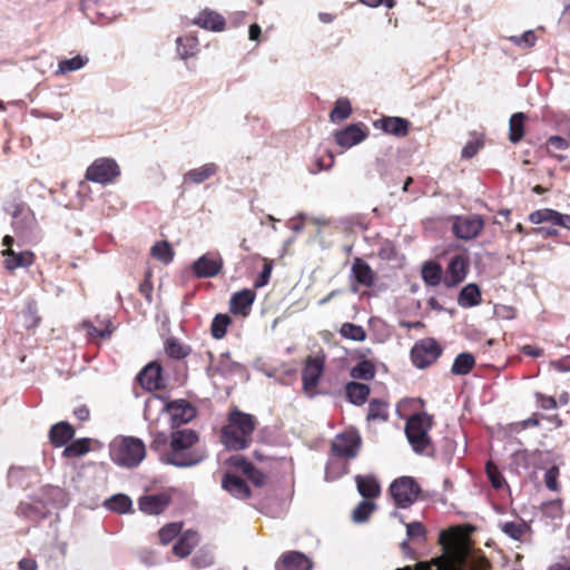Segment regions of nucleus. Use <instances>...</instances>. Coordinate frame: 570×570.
Returning a JSON list of instances; mask_svg holds the SVG:
<instances>
[{
  "label": "nucleus",
  "mask_w": 570,
  "mask_h": 570,
  "mask_svg": "<svg viewBox=\"0 0 570 570\" xmlns=\"http://www.w3.org/2000/svg\"><path fill=\"white\" fill-rule=\"evenodd\" d=\"M198 439V433L193 429L174 430L170 434L169 451L161 454V463L176 468L197 465L206 456L204 451L191 450Z\"/></svg>",
  "instance_id": "nucleus-1"
},
{
  "label": "nucleus",
  "mask_w": 570,
  "mask_h": 570,
  "mask_svg": "<svg viewBox=\"0 0 570 570\" xmlns=\"http://www.w3.org/2000/svg\"><path fill=\"white\" fill-rule=\"evenodd\" d=\"M2 210L11 216V227L19 239L27 244L39 240L35 213L19 191H13L3 199Z\"/></svg>",
  "instance_id": "nucleus-2"
},
{
  "label": "nucleus",
  "mask_w": 570,
  "mask_h": 570,
  "mask_svg": "<svg viewBox=\"0 0 570 570\" xmlns=\"http://www.w3.org/2000/svg\"><path fill=\"white\" fill-rule=\"evenodd\" d=\"M256 428L255 416L238 409L229 412L228 424L222 429V442L228 450L247 449Z\"/></svg>",
  "instance_id": "nucleus-3"
},
{
  "label": "nucleus",
  "mask_w": 570,
  "mask_h": 570,
  "mask_svg": "<svg viewBox=\"0 0 570 570\" xmlns=\"http://www.w3.org/2000/svg\"><path fill=\"white\" fill-rule=\"evenodd\" d=\"M111 461L126 469L137 468L146 456L144 441L136 436H119L109 444Z\"/></svg>",
  "instance_id": "nucleus-4"
},
{
  "label": "nucleus",
  "mask_w": 570,
  "mask_h": 570,
  "mask_svg": "<svg viewBox=\"0 0 570 570\" xmlns=\"http://www.w3.org/2000/svg\"><path fill=\"white\" fill-rule=\"evenodd\" d=\"M432 424V416L426 412L414 413L406 420L405 436L416 454H428V450L432 449V440L429 435Z\"/></svg>",
  "instance_id": "nucleus-5"
},
{
  "label": "nucleus",
  "mask_w": 570,
  "mask_h": 570,
  "mask_svg": "<svg viewBox=\"0 0 570 570\" xmlns=\"http://www.w3.org/2000/svg\"><path fill=\"white\" fill-rule=\"evenodd\" d=\"M421 491L419 483L412 476H400L389 488L395 505L400 509L410 508L417 500Z\"/></svg>",
  "instance_id": "nucleus-6"
},
{
  "label": "nucleus",
  "mask_w": 570,
  "mask_h": 570,
  "mask_svg": "<svg viewBox=\"0 0 570 570\" xmlns=\"http://www.w3.org/2000/svg\"><path fill=\"white\" fill-rule=\"evenodd\" d=\"M450 220L453 235L462 240L476 238L484 228V219L479 214L454 215Z\"/></svg>",
  "instance_id": "nucleus-7"
},
{
  "label": "nucleus",
  "mask_w": 570,
  "mask_h": 570,
  "mask_svg": "<svg viewBox=\"0 0 570 570\" xmlns=\"http://www.w3.org/2000/svg\"><path fill=\"white\" fill-rule=\"evenodd\" d=\"M120 176V167L114 158L101 157L96 159L86 170L89 181L108 185Z\"/></svg>",
  "instance_id": "nucleus-8"
},
{
  "label": "nucleus",
  "mask_w": 570,
  "mask_h": 570,
  "mask_svg": "<svg viewBox=\"0 0 570 570\" xmlns=\"http://www.w3.org/2000/svg\"><path fill=\"white\" fill-rule=\"evenodd\" d=\"M443 348L435 338L428 337L415 343L411 350V360L415 367L425 368L433 364L441 355Z\"/></svg>",
  "instance_id": "nucleus-9"
},
{
  "label": "nucleus",
  "mask_w": 570,
  "mask_h": 570,
  "mask_svg": "<svg viewBox=\"0 0 570 570\" xmlns=\"http://www.w3.org/2000/svg\"><path fill=\"white\" fill-rule=\"evenodd\" d=\"M362 444V439L356 430L344 431L334 438L331 450L333 455L345 459L356 458Z\"/></svg>",
  "instance_id": "nucleus-10"
},
{
  "label": "nucleus",
  "mask_w": 570,
  "mask_h": 570,
  "mask_svg": "<svg viewBox=\"0 0 570 570\" xmlns=\"http://www.w3.org/2000/svg\"><path fill=\"white\" fill-rule=\"evenodd\" d=\"M161 412L169 415L170 426L174 430L189 423L197 414L196 407L184 399L165 402Z\"/></svg>",
  "instance_id": "nucleus-11"
},
{
  "label": "nucleus",
  "mask_w": 570,
  "mask_h": 570,
  "mask_svg": "<svg viewBox=\"0 0 570 570\" xmlns=\"http://www.w3.org/2000/svg\"><path fill=\"white\" fill-rule=\"evenodd\" d=\"M136 379L147 391H159L167 386V376L158 361H151L145 365Z\"/></svg>",
  "instance_id": "nucleus-12"
},
{
  "label": "nucleus",
  "mask_w": 570,
  "mask_h": 570,
  "mask_svg": "<svg viewBox=\"0 0 570 570\" xmlns=\"http://www.w3.org/2000/svg\"><path fill=\"white\" fill-rule=\"evenodd\" d=\"M368 136L367 128L358 122V124H350L342 129L334 131L335 142L345 149L352 148L361 144Z\"/></svg>",
  "instance_id": "nucleus-13"
},
{
  "label": "nucleus",
  "mask_w": 570,
  "mask_h": 570,
  "mask_svg": "<svg viewBox=\"0 0 570 570\" xmlns=\"http://www.w3.org/2000/svg\"><path fill=\"white\" fill-rule=\"evenodd\" d=\"M223 258L207 253L198 257L191 264V271L197 278H212L218 275L223 268Z\"/></svg>",
  "instance_id": "nucleus-14"
},
{
  "label": "nucleus",
  "mask_w": 570,
  "mask_h": 570,
  "mask_svg": "<svg viewBox=\"0 0 570 570\" xmlns=\"http://www.w3.org/2000/svg\"><path fill=\"white\" fill-rule=\"evenodd\" d=\"M469 271V258L463 255H454L446 267L445 276L443 278V284L448 288L455 287L460 283H462Z\"/></svg>",
  "instance_id": "nucleus-15"
},
{
  "label": "nucleus",
  "mask_w": 570,
  "mask_h": 570,
  "mask_svg": "<svg viewBox=\"0 0 570 570\" xmlns=\"http://www.w3.org/2000/svg\"><path fill=\"white\" fill-rule=\"evenodd\" d=\"M325 366L324 356H308L302 370L304 391L308 392L318 385Z\"/></svg>",
  "instance_id": "nucleus-16"
},
{
  "label": "nucleus",
  "mask_w": 570,
  "mask_h": 570,
  "mask_svg": "<svg viewBox=\"0 0 570 570\" xmlns=\"http://www.w3.org/2000/svg\"><path fill=\"white\" fill-rule=\"evenodd\" d=\"M312 560L301 551L284 552L275 562V570H312Z\"/></svg>",
  "instance_id": "nucleus-17"
},
{
  "label": "nucleus",
  "mask_w": 570,
  "mask_h": 570,
  "mask_svg": "<svg viewBox=\"0 0 570 570\" xmlns=\"http://www.w3.org/2000/svg\"><path fill=\"white\" fill-rule=\"evenodd\" d=\"M170 502V495L165 492L145 494L138 499V508L146 514L158 515L167 509Z\"/></svg>",
  "instance_id": "nucleus-18"
},
{
  "label": "nucleus",
  "mask_w": 570,
  "mask_h": 570,
  "mask_svg": "<svg viewBox=\"0 0 570 570\" xmlns=\"http://www.w3.org/2000/svg\"><path fill=\"white\" fill-rule=\"evenodd\" d=\"M226 464L240 470L255 487H262L265 482L264 473L242 454L230 455Z\"/></svg>",
  "instance_id": "nucleus-19"
},
{
  "label": "nucleus",
  "mask_w": 570,
  "mask_h": 570,
  "mask_svg": "<svg viewBox=\"0 0 570 570\" xmlns=\"http://www.w3.org/2000/svg\"><path fill=\"white\" fill-rule=\"evenodd\" d=\"M529 220L535 225L550 223L553 227L559 226L570 230V215L559 213L551 208H542L532 212L529 215Z\"/></svg>",
  "instance_id": "nucleus-20"
},
{
  "label": "nucleus",
  "mask_w": 570,
  "mask_h": 570,
  "mask_svg": "<svg viewBox=\"0 0 570 570\" xmlns=\"http://www.w3.org/2000/svg\"><path fill=\"white\" fill-rule=\"evenodd\" d=\"M255 297L256 293L249 288L235 292L229 299V312L239 316L249 315Z\"/></svg>",
  "instance_id": "nucleus-21"
},
{
  "label": "nucleus",
  "mask_w": 570,
  "mask_h": 570,
  "mask_svg": "<svg viewBox=\"0 0 570 570\" xmlns=\"http://www.w3.org/2000/svg\"><path fill=\"white\" fill-rule=\"evenodd\" d=\"M411 122L402 117L384 116L374 121V127L382 129L389 135L397 138L405 137L409 134Z\"/></svg>",
  "instance_id": "nucleus-22"
},
{
  "label": "nucleus",
  "mask_w": 570,
  "mask_h": 570,
  "mask_svg": "<svg viewBox=\"0 0 570 570\" xmlns=\"http://www.w3.org/2000/svg\"><path fill=\"white\" fill-rule=\"evenodd\" d=\"M193 24H196L205 30L218 32L225 29L226 21L225 18L216 11L204 9L193 20Z\"/></svg>",
  "instance_id": "nucleus-23"
},
{
  "label": "nucleus",
  "mask_w": 570,
  "mask_h": 570,
  "mask_svg": "<svg viewBox=\"0 0 570 570\" xmlns=\"http://www.w3.org/2000/svg\"><path fill=\"white\" fill-rule=\"evenodd\" d=\"M222 488L237 499L250 497V489L246 481L233 473H225L222 480Z\"/></svg>",
  "instance_id": "nucleus-24"
},
{
  "label": "nucleus",
  "mask_w": 570,
  "mask_h": 570,
  "mask_svg": "<svg viewBox=\"0 0 570 570\" xmlns=\"http://www.w3.org/2000/svg\"><path fill=\"white\" fill-rule=\"evenodd\" d=\"M73 436L75 429L67 421L58 422L49 430V440L55 448L65 446Z\"/></svg>",
  "instance_id": "nucleus-25"
},
{
  "label": "nucleus",
  "mask_w": 570,
  "mask_h": 570,
  "mask_svg": "<svg viewBox=\"0 0 570 570\" xmlns=\"http://www.w3.org/2000/svg\"><path fill=\"white\" fill-rule=\"evenodd\" d=\"M217 171L218 166L215 163H207L198 168H194L185 173L183 176V184L199 185L213 177Z\"/></svg>",
  "instance_id": "nucleus-26"
},
{
  "label": "nucleus",
  "mask_w": 570,
  "mask_h": 570,
  "mask_svg": "<svg viewBox=\"0 0 570 570\" xmlns=\"http://www.w3.org/2000/svg\"><path fill=\"white\" fill-rule=\"evenodd\" d=\"M2 255L6 257L4 267L9 271L29 267L33 263V254L30 250L14 252L13 249H3Z\"/></svg>",
  "instance_id": "nucleus-27"
},
{
  "label": "nucleus",
  "mask_w": 570,
  "mask_h": 570,
  "mask_svg": "<svg viewBox=\"0 0 570 570\" xmlns=\"http://www.w3.org/2000/svg\"><path fill=\"white\" fill-rule=\"evenodd\" d=\"M344 390L347 401L356 406L363 405L367 401L371 392L367 384L356 381L347 382Z\"/></svg>",
  "instance_id": "nucleus-28"
},
{
  "label": "nucleus",
  "mask_w": 570,
  "mask_h": 570,
  "mask_svg": "<svg viewBox=\"0 0 570 570\" xmlns=\"http://www.w3.org/2000/svg\"><path fill=\"white\" fill-rule=\"evenodd\" d=\"M482 301L481 289L478 284L469 283L461 288L458 295V304L462 308L478 306Z\"/></svg>",
  "instance_id": "nucleus-29"
},
{
  "label": "nucleus",
  "mask_w": 570,
  "mask_h": 570,
  "mask_svg": "<svg viewBox=\"0 0 570 570\" xmlns=\"http://www.w3.org/2000/svg\"><path fill=\"white\" fill-rule=\"evenodd\" d=\"M198 543V533L193 530L185 531L173 546V552L179 558H186L190 554L194 547Z\"/></svg>",
  "instance_id": "nucleus-30"
},
{
  "label": "nucleus",
  "mask_w": 570,
  "mask_h": 570,
  "mask_svg": "<svg viewBox=\"0 0 570 570\" xmlns=\"http://www.w3.org/2000/svg\"><path fill=\"white\" fill-rule=\"evenodd\" d=\"M355 482L358 493L364 500L373 499L380 495L381 485L373 475H356Z\"/></svg>",
  "instance_id": "nucleus-31"
},
{
  "label": "nucleus",
  "mask_w": 570,
  "mask_h": 570,
  "mask_svg": "<svg viewBox=\"0 0 570 570\" xmlns=\"http://www.w3.org/2000/svg\"><path fill=\"white\" fill-rule=\"evenodd\" d=\"M351 273L355 282L362 286L368 287L374 283V272L362 258H355Z\"/></svg>",
  "instance_id": "nucleus-32"
},
{
  "label": "nucleus",
  "mask_w": 570,
  "mask_h": 570,
  "mask_svg": "<svg viewBox=\"0 0 570 570\" xmlns=\"http://www.w3.org/2000/svg\"><path fill=\"white\" fill-rule=\"evenodd\" d=\"M104 507L111 512L126 514L132 511V501L129 495L117 493L106 499Z\"/></svg>",
  "instance_id": "nucleus-33"
},
{
  "label": "nucleus",
  "mask_w": 570,
  "mask_h": 570,
  "mask_svg": "<svg viewBox=\"0 0 570 570\" xmlns=\"http://www.w3.org/2000/svg\"><path fill=\"white\" fill-rule=\"evenodd\" d=\"M527 115L522 111L514 112L509 120V140L512 144L520 142L524 137Z\"/></svg>",
  "instance_id": "nucleus-34"
},
{
  "label": "nucleus",
  "mask_w": 570,
  "mask_h": 570,
  "mask_svg": "<svg viewBox=\"0 0 570 570\" xmlns=\"http://www.w3.org/2000/svg\"><path fill=\"white\" fill-rule=\"evenodd\" d=\"M176 47L179 58L186 60L197 55L198 39L194 36L178 37L176 39Z\"/></svg>",
  "instance_id": "nucleus-35"
},
{
  "label": "nucleus",
  "mask_w": 570,
  "mask_h": 570,
  "mask_svg": "<svg viewBox=\"0 0 570 570\" xmlns=\"http://www.w3.org/2000/svg\"><path fill=\"white\" fill-rule=\"evenodd\" d=\"M91 439L81 438L71 440L65 445L62 456L65 458H80L90 451Z\"/></svg>",
  "instance_id": "nucleus-36"
},
{
  "label": "nucleus",
  "mask_w": 570,
  "mask_h": 570,
  "mask_svg": "<svg viewBox=\"0 0 570 570\" xmlns=\"http://www.w3.org/2000/svg\"><path fill=\"white\" fill-rule=\"evenodd\" d=\"M422 278L429 286H438L442 281V267L439 263L429 261L422 266Z\"/></svg>",
  "instance_id": "nucleus-37"
},
{
  "label": "nucleus",
  "mask_w": 570,
  "mask_h": 570,
  "mask_svg": "<svg viewBox=\"0 0 570 570\" xmlns=\"http://www.w3.org/2000/svg\"><path fill=\"white\" fill-rule=\"evenodd\" d=\"M164 348L168 357L178 361L185 358L191 352V347L189 345L183 344L176 337H168L165 341Z\"/></svg>",
  "instance_id": "nucleus-38"
},
{
  "label": "nucleus",
  "mask_w": 570,
  "mask_h": 570,
  "mask_svg": "<svg viewBox=\"0 0 570 570\" xmlns=\"http://www.w3.org/2000/svg\"><path fill=\"white\" fill-rule=\"evenodd\" d=\"M475 365V357L472 353L463 352L456 355L451 367L454 375H466Z\"/></svg>",
  "instance_id": "nucleus-39"
},
{
  "label": "nucleus",
  "mask_w": 570,
  "mask_h": 570,
  "mask_svg": "<svg viewBox=\"0 0 570 570\" xmlns=\"http://www.w3.org/2000/svg\"><path fill=\"white\" fill-rule=\"evenodd\" d=\"M389 419V403L382 399H372L368 403L367 421L385 422Z\"/></svg>",
  "instance_id": "nucleus-40"
},
{
  "label": "nucleus",
  "mask_w": 570,
  "mask_h": 570,
  "mask_svg": "<svg viewBox=\"0 0 570 570\" xmlns=\"http://www.w3.org/2000/svg\"><path fill=\"white\" fill-rule=\"evenodd\" d=\"M244 370V366L232 360L229 352L220 354L216 371L224 377L230 376Z\"/></svg>",
  "instance_id": "nucleus-41"
},
{
  "label": "nucleus",
  "mask_w": 570,
  "mask_h": 570,
  "mask_svg": "<svg viewBox=\"0 0 570 570\" xmlns=\"http://www.w3.org/2000/svg\"><path fill=\"white\" fill-rule=\"evenodd\" d=\"M375 366L371 361L360 360L356 365H354L350 375L356 380L371 381L375 376Z\"/></svg>",
  "instance_id": "nucleus-42"
},
{
  "label": "nucleus",
  "mask_w": 570,
  "mask_h": 570,
  "mask_svg": "<svg viewBox=\"0 0 570 570\" xmlns=\"http://www.w3.org/2000/svg\"><path fill=\"white\" fill-rule=\"evenodd\" d=\"M232 324V317L226 313H218L214 316L210 324V334L215 340H222Z\"/></svg>",
  "instance_id": "nucleus-43"
},
{
  "label": "nucleus",
  "mask_w": 570,
  "mask_h": 570,
  "mask_svg": "<svg viewBox=\"0 0 570 570\" xmlns=\"http://www.w3.org/2000/svg\"><path fill=\"white\" fill-rule=\"evenodd\" d=\"M352 114L351 101L347 98H338L334 105V108L330 112V119L332 122H341L347 119Z\"/></svg>",
  "instance_id": "nucleus-44"
},
{
  "label": "nucleus",
  "mask_w": 570,
  "mask_h": 570,
  "mask_svg": "<svg viewBox=\"0 0 570 570\" xmlns=\"http://www.w3.org/2000/svg\"><path fill=\"white\" fill-rule=\"evenodd\" d=\"M102 323L105 324V326L102 328H99V327L95 326L91 322L83 321L82 327L87 330V334L90 337H99V338L106 340L111 336L112 332L115 331V326L109 318L102 321L101 324Z\"/></svg>",
  "instance_id": "nucleus-45"
},
{
  "label": "nucleus",
  "mask_w": 570,
  "mask_h": 570,
  "mask_svg": "<svg viewBox=\"0 0 570 570\" xmlns=\"http://www.w3.org/2000/svg\"><path fill=\"white\" fill-rule=\"evenodd\" d=\"M89 59L86 56L77 55L69 59H62L58 63L57 73H68L77 71L83 68L88 63Z\"/></svg>",
  "instance_id": "nucleus-46"
},
{
  "label": "nucleus",
  "mask_w": 570,
  "mask_h": 570,
  "mask_svg": "<svg viewBox=\"0 0 570 570\" xmlns=\"http://www.w3.org/2000/svg\"><path fill=\"white\" fill-rule=\"evenodd\" d=\"M501 530L504 534H507L512 540H521L524 533L530 530V525L522 522L508 521L501 524Z\"/></svg>",
  "instance_id": "nucleus-47"
},
{
  "label": "nucleus",
  "mask_w": 570,
  "mask_h": 570,
  "mask_svg": "<svg viewBox=\"0 0 570 570\" xmlns=\"http://www.w3.org/2000/svg\"><path fill=\"white\" fill-rule=\"evenodd\" d=\"M151 255L164 264H168L174 259L175 253L167 240H161L151 247Z\"/></svg>",
  "instance_id": "nucleus-48"
},
{
  "label": "nucleus",
  "mask_w": 570,
  "mask_h": 570,
  "mask_svg": "<svg viewBox=\"0 0 570 570\" xmlns=\"http://www.w3.org/2000/svg\"><path fill=\"white\" fill-rule=\"evenodd\" d=\"M340 334L347 340H352L355 342H363L366 338L365 330L357 324L354 323H344L340 328Z\"/></svg>",
  "instance_id": "nucleus-49"
},
{
  "label": "nucleus",
  "mask_w": 570,
  "mask_h": 570,
  "mask_svg": "<svg viewBox=\"0 0 570 570\" xmlns=\"http://www.w3.org/2000/svg\"><path fill=\"white\" fill-rule=\"evenodd\" d=\"M215 557L210 549L200 548L198 549L191 559V564L196 569L208 568L214 564Z\"/></svg>",
  "instance_id": "nucleus-50"
},
{
  "label": "nucleus",
  "mask_w": 570,
  "mask_h": 570,
  "mask_svg": "<svg viewBox=\"0 0 570 570\" xmlns=\"http://www.w3.org/2000/svg\"><path fill=\"white\" fill-rule=\"evenodd\" d=\"M376 505L373 501L363 500L361 501L356 508L353 510L352 517L353 521L356 523H362L368 520L371 513L375 510Z\"/></svg>",
  "instance_id": "nucleus-51"
},
{
  "label": "nucleus",
  "mask_w": 570,
  "mask_h": 570,
  "mask_svg": "<svg viewBox=\"0 0 570 570\" xmlns=\"http://www.w3.org/2000/svg\"><path fill=\"white\" fill-rule=\"evenodd\" d=\"M183 528L180 522H170L160 528L158 531L159 540L161 544L170 543L175 538L178 537Z\"/></svg>",
  "instance_id": "nucleus-52"
},
{
  "label": "nucleus",
  "mask_w": 570,
  "mask_h": 570,
  "mask_svg": "<svg viewBox=\"0 0 570 570\" xmlns=\"http://www.w3.org/2000/svg\"><path fill=\"white\" fill-rule=\"evenodd\" d=\"M541 511L543 517L554 521L562 518V501L560 499L550 500L542 503Z\"/></svg>",
  "instance_id": "nucleus-53"
},
{
  "label": "nucleus",
  "mask_w": 570,
  "mask_h": 570,
  "mask_svg": "<svg viewBox=\"0 0 570 570\" xmlns=\"http://www.w3.org/2000/svg\"><path fill=\"white\" fill-rule=\"evenodd\" d=\"M168 436L165 432H156L153 434V440L150 442V450L155 451L159 455V461L161 462V454H165L169 450L168 446Z\"/></svg>",
  "instance_id": "nucleus-54"
},
{
  "label": "nucleus",
  "mask_w": 570,
  "mask_h": 570,
  "mask_svg": "<svg viewBox=\"0 0 570 570\" xmlns=\"http://www.w3.org/2000/svg\"><path fill=\"white\" fill-rule=\"evenodd\" d=\"M485 472L491 485L495 490H500L507 484L504 476L492 462L487 463Z\"/></svg>",
  "instance_id": "nucleus-55"
},
{
  "label": "nucleus",
  "mask_w": 570,
  "mask_h": 570,
  "mask_svg": "<svg viewBox=\"0 0 570 570\" xmlns=\"http://www.w3.org/2000/svg\"><path fill=\"white\" fill-rule=\"evenodd\" d=\"M20 511L29 519H45L48 512L39 503H21Z\"/></svg>",
  "instance_id": "nucleus-56"
},
{
  "label": "nucleus",
  "mask_w": 570,
  "mask_h": 570,
  "mask_svg": "<svg viewBox=\"0 0 570 570\" xmlns=\"http://www.w3.org/2000/svg\"><path fill=\"white\" fill-rule=\"evenodd\" d=\"M407 540H425L426 529L420 521L405 523Z\"/></svg>",
  "instance_id": "nucleus-57"
},
{
  "label": "nucleus",
  "mask_w": 570,
  "mask_h": 570,
  "mask_svg": "<svg viewBox=\"0 0 570 570\" xmlns=\"http://www.w3.org/2000/svg\"><path fill=\"white\" fill-rule=\"evenodd\" d=\"M510 41L521 48H531L535 45L537 36L533 30H527L521 36H512Z\"/></svg>",
  "instance_id": "nucleus-58"
},
{
  "label": "nucleus",
  "mask_w": 570,
  "mask_h": 570,
  "mask_svg": "<svg viewBox=\"0 0 570 570\" xmlns=\"http://www.w3.org/2000/svg\"><path fill=\"white\" fill-rule=\"evenodd\" d=\"M559 468L557 465H553L549 468L544 473V483L546 487L550 491H558L559 490Z\"/></svg>",
  "instance_id": "nucleus-59"
},
{
  "label": "nucleus",
  "mask_w": 570,
  "mask_h": 570,
  "mask_svg": "<svg viewBox=\"0 0 570 570\" xmlns=\"http://www.w3.org/2000/svg\"><path fill=\"white\" fill-rule=\"evenodd\" d=\"M272 269H273L272 262H266L265 265L263 266V269L261 271V273L254 281L255 288H262L268 284V282L271 279V275H272Z\"/></svg>",
  "instance_id": "nucleus-60"
},
{
  "label": "nucleus",
  "mask_w": 570,
  "mask_h": 570,
  "mask_svg": "<svg viewBox=\"0 0 570 570\" xmlns=\"http://www.w3.org/2000/svg\"><path fill=\"white\" fill-rule=\"evenodd\" d=\"M483 147V140L482 139H475L469 141L461 151V156L464 159H471L476 155V153Z\"/></svg>",
  "instance_id": "nucleus-61"
},
{
  "label": "nucleus",
  "mask_w": 570,
  "mask_h": 570,
  "mask_svg": "<svg viewBox=\"0 0 570 570\" xmlns=\"http://www.w3.org/2000/svg\"><path fill=\"white\" fill-rule=\"evenodd\" d=\"M549 150H566L569 147V141L559 135L550 136L547 140Z\"/></svg>",
  "instance_id": "nucleus-62"
},
{
  "label": "nucleus",
  "mask_w": 570,
  "mask_h": 570,
  "mask_svg": "<svg viewBox=\"0 0 570 570\" xmlns=\"http://www.w3.org/2000/svg\"><path fill=\"white\" fill-rule=\"evenodd\" d=\"M534 396L539 407L543 410H552L557 407V400L553 396H548L540 392H535Z\"/></svg>",
  "instance_id": "nucleus-63"
},
{
  "label": "nucleus",
  "mask_w": 570,
  "mask_h": 570,
  "mask_svg": "<svg viewBox=\"0 0 570 570\" xmlns=\"http://www.w3.org/2000/svg\"><path fill=\"white\" fill-rule=\"evenodd\" d=\"M375 169L380 175L381 179L387 181L390 176L391 164L385 158H376Z\"/></svg>",
  "instance_id": "nucleus-64"
}]
</instances>
